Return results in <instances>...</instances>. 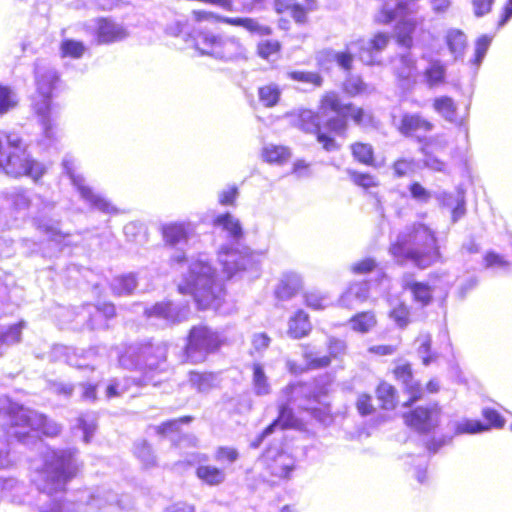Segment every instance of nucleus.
I'll use <instances>...</instances> for the list:
<instances>
[{"label": "nucleus", "mask_w": 512, "mask_h": 512, "mask_svg": "<svg viewBox=\"0 0 512 512\" xmlns=\"http://www.w3.org/2000/svg\"><path fill=\"white\" fill-rule=\"evenodd\" d=\"M402 288L410 291L413 300L423 306L429 305L433 300V288L425 282L404 280Z\"/></svg>", "instance_id": "24"}, {"label": "nucleus", "mask_w": 512, "mask_h": 512, "mask_svg": "<svg viewBox=\"0 0 512 512\" xmlns=\"http://www.w3.org/2000/svg\"><path fill=\"white\" fill-rule=\"evenodd\" d=\"M346 354V342L341 338L330 337L327 342L326 355L322 356V367L332 365L334 368H341Z\"/></svg>", "instance_id": "19"}, {"label": "nucleus", "mask_w": 512, "mask_h": 512, "mask_svg": "<svg viewBox=\"0 0 512 512\" xmlns=\"http://www.w3.org/2000/svg\"><path fill=\"white\" fill-rule=\"evenodd\" d=\"M389 315L400 328H405L410 323V309L403 303L395 306Z\"/></svg>", "instance_id": "51"}, {"label": "nucleus", "mask_w": 512, "mask_h": 512, "mask_svg": "<svg viewBox=\"0 0 512 512\" xmlns=\"http://www.w3.org/2000/svg\"><path fill=\"white\" fill-rule=\"evenodd\" d=\"M424 77L430 87L438 86L445 82V67L439 62L431 63L424 71Z\"/></svg>", "instance_id": "40"}, {"label": "nucleus", "mask_w": 512, "mask_h": 512, "mask_svg": "<svg viewBox=\"0 0 512 512\" xmlns=\"http://www.w3.org/2000/svg\"><path fill=\"white\" fill-rule=\"evenodd\" d=\"M43 472L50 493L64 492L66 485L78 475V466L71 454L63 453L47 462Z\"/></svg>", "instance_id": "6"}, {"label": "nucleus", "mask_w": 512, "mask_h": 512, "mask_svg": "<svg viewBox=\"0 0 512 512\" xmlns=\"http://www.w3.org/2000/svg\"><path fill=\"white\" fill-rule=\"evenodd\" d=\"M161 233L165 243L172 246L185 241L188 236L184 225L180 223L164 225L161 229Z\"/></svg>", "instance_id": "37"}, {"label": "nucleus", "mask_w": 512, "mask_h": 512, "mask_svg": "<svg viewBox=\"0 0 512 512\" xmlns=\"http://www.w3.org/2000/svg\"><path fill=\"white\" fill-rule=\"evenodd\" d=\"M36 95L32 100L33 112L43 120L49 118L52 110V97L60 86V77L57 73H47L37 79Z\"/></svg>", "instance_id": "10"}, {"label": "nucleus", "mask_w": 512, "mask_h": 512, "mask_svg": "<svg viewBox=\"0 0 512 512\" xmlns=\"http://www.w3.org/2000/svg\"><path fill=\"white\" fill-rule=\"evenodd\" d=\"M349 178L351 181L358 187H361L364 190H368L370 188L377 187L379 182L377 178L368 173V172H360L357 170L348 171Z\"/></svg>", "instance_id": "42"}, {"label": "nucleus", "mask_w": 512, "mask_h": 512, "mask_svg": "<svg viewBox=\"0 0 512 512\" xmlns=\"http://www.w3.org/2000/svg\"><path fill=\"white\" fill-rule=\"evenodd\" d=\"M387 251L396 264H412L420 270L443 261L436 232L422 222H414L399 232Z\"/></svg>", "instance_id": "2"}, {"label": "nucleus", "mask_w": 512, "mask_h": 512, "mask_svg": "<svg viewBox=\"0 0 512 512\" xmlns=\"http://www.w3.org/2000/svg\"><path fill=\"white\" fill-rule=\"evenodd\" d=\"M127 36V30L111 17L102 16L95 19L94 39L96 44L109 45L122 41Z\"/></svg>", "instance_id": "13"}, {"label": "nucleus", "mask_w": 512, "mask_h": 512, "mask_svg": "<svg viewBox=\"0 0 512 512\" xmlns=\"http://www.w3.org/2000/svg\"><path fill=\"white\" fill-rule=\"evenodd\" d=\"M195 476L202 484L210 487L220 486L226 480L223 468L208 463L198 464L195 468Z\"/></svg>", "instance_id": "20"}, {"label": "nucleus", "mask_w": 512, "mask_h": 512, "mask_svg": "<svg viewBox=\"0 0 512 512\" xmlns=\"http://www.w3.org/2000/svg\"><path fill=\"white\" fill-rule=\"evenodd\" d=\"M22 327V323H15L0 331V344L11 345L19 342L21 339Z\"/></svg>", "instance_id": "46"}, {"label": "nucleus", "mask_w": 512, "mask_h": 512, "mask_svg": "<svg viewBox=\"0 0 512 512\" xmlns=\"http://www.w3.org/2000/svg\"><path fill=\"white\" fill-rule=\"evenodd\" d=\"M484 265L486 268L492 267H504L508 265V262L503 257L493 251H489L484 255Z\"/></svg>", "instance_id": "63"}, {"label": "nucleus", "mask_w": 512, "mask_h": 512, "mask_svg": "<svg viewBox=\"0 0 512 512\" xmlns=\"http://www.w3.org/2000/svg\"><path fill=\"white\" fill-rule=\"evenodd\" d=\"M302 289L300 278L295 274H285L275 288V296L279 300H287L297 295Z\"/></svg>", "instance_id": "23"}, {"label": "nucleus", "mask_w": 512, "mask_h": 512, "mask_svg": "<svg viewBox=\"0 0 512 512\" xmlns=\"http://www.w3.org/2000/svg\"><path fill=\"white\" fill-rule=\"evenodd\" d=\"M258 99L265 108H273L280 102L281 89L277 84L267 83L258 87Z\"/></svg>", "instance_id": "30"}, {"label": "nucleus", "mask_w": 512, "mask_h": 512, "mask_svg": "<svg viewBox=\"0 0 512 512\" xmlns=\"http://www.w3.org/2000/svg\"><path fill=\"white\" fill-rule=\"evenodd\" d=\"M225 344L221 333L206 323L192 325L184 338L180 352L181 363L197 365L207 361Z\"/></svg>", "instance_id": "5"}, {"label": "nucleus", "mask_w": 512, "mask_h": 512, "mask_svg": "<svg viewBox=\"0 0 512 512\" xmlns=\"http://www.w3.org/2000/svg\"><path fill=\"white\" fill-rule=\"evenodd\" d=\"M239 194L237 186H230L219 193L218 202L222 206H234Z\"/></svg>", "instance_id": "59"}, {"label": "nucleus", "mask_w": 512, "mask_h": 512, "mask_svg": "<svg viewBox=\"0 0 512 512\" xmlns=\"http://www.w3.org/2000/svg\"><path fill=\"white\" fill-rule=\"evenodd\" d=\"M356 409L361 416H369L376 412L373 398L369 393H360L355 403Z\"/></svg>", "instance_id": "49"}, {"label": "nucleus", "mask_w": 512, "mask_h": 512, "mask_svg": "<svg viewBox=\"0 0 512 512\" xmlns=\"http://www.w3.org/2000/svg\"><path fill=\"white\" fill-rule=\"evenodd\" d=\"M137 285L138 281L135 273L122 274L115 277L112 292L115 296L132 295Z\"/></svg>", "instance_id": "29"}, {"label": "nucleus", "mask_w": 512, "mask_h": 512, "mask_svg": "<svg viewBox=\"0 0 512 512\" xmlns=\"http://www.w3.org/2000/svg\"><path fill=\"white\" fill-rule=\"evenodd\" d=\"M311 328L307 314L298 311L289 321L287 333L291 338L299 339L306 336Z\"/></svg>", "instance_id": "36"}, {"label": "nucleus", "mask_w": 512, "mask_h": 512, "mask_svg": "<svg viewBox=\"0 0 512 512\" xmlns=\"http://www.w3.org/2000/svg\"><path fill=\"white\" fill-rule=\"evenodd\" d=\"M397 132L405 138H415L419 143V151L428 156L436 143L433 138L421 137L419 133H427L434 129V123L419 112H406L400 117Z\"/></svg>", "instance_id": "7"}, {"label": "nucleus", "mask_w": 512, "mask_h": 512, "mask_svg": "<svg viewBox=\"0 0 512 512\" xmlns=\"http://www.w3.org/2000/svg\"><path fill=\"white\" fill-rule=\"evenodd\" d=\"M278 429V425L274 422V420L269 423L249 444L250 448L257 449L259 448L267 436L271 435Z\"/></svg>", "instance_id": "61"}, {"label": "nucleus", "mask_w": 512, "mask_h": 512, "mask_svg": "<svg viewBox=\"0 0 512 512\" xmlns=\"http://www.w3.org/2000/svg\"><path fill=\"white\" fill-rule=\"evenodd\" d=\"M18 105L15 93L10 87L0 84V115H3Z\"/></svg>", "instance_id": "44"}, {"label": "nucleus", "mask_w": 512, "mask_h": 512, "mask_svg": "<svg viewBox=\"0 0 512 512\" xmlns=\"http://www.w3.org/2000/svg\"><path fill=\"white\" fill-rule=\"evenodd\" d=\"M402 414L403 423L419 434L434 432L440 425L442 407L437 402L407 408Z\"/></svg>", "instance_id": "8"}, {"label": "nucleus", "mask_w": 512, "mask_h": 512, "mask_svg": "<svg viewBox=\"0 0 512 512\" xmlns=\"http://www.w3.org/2000/svg\"><path fill=\"white\" fill-rule=\"evenodd\" d=\"M298 126L305 132L314 133L320 140V118L317 112L302 109L298 114Z\"/></svg>", "instance_id": "35"}, {"label": "nucleus", "mask_w": 512, "mask_h": 512, "mask_svg": "<svg viewBox=\"0 0 512 512\" xmlns=\"http://www.w3.org/2000/svg\"><path fill=\"white\" fill-rule=\"evenodd\" d=\"M239 458V452L234 447L219 446L215 451V459L220 462L233 463Z\"/></svg>", "instance_id": "55"}, {"label": "nucleus", "mask_w": 512, "mask_h": 512, "mask_svg": "<svg viewBox=\"0 0 512 512\" xmlns=\"http://www.w3.org/2000/svg\"><path fill=\"white\" fill-rule=\"evenodd\" d=\"M194 420L191 415H184L177 418H172L163 421L154 428L155 433L162 437L167 438L173 435H180L182 433L181 426L188 425Z\"/></svg>", "instance_id": "26"}, {"label": "nucleus", "mask_w": 512, "mask_h": 512, "mask_svg": "<svg viewBox=\"0 0 512 512\" xmlns=\"http://www.w3.org/2000/svg\"><path fill=\"white\" fill-rule=\"evenodd\" d=\"M391 40V35L385 31H377L368 40V51L371 53L385 50Z\"/></svg>", "instance_id": "45"}, {"label": "nucleus", "mask_w": 512, "mask_h": 512, "mask_svg": "<svg viewBox=\"0 0 512 512\" xmlns=\"http://www.w3.org/2000/svg\"><path fill=\"white\" fill-rule=\"evenodd\" d=\"M182 295H191L199 309L218 308L224 301V286L216 279L215 270L204 262L193 263L177 286Z\"/></svg>", "instance_id": "3"}, {"label": "nucleus", "mask_w": 512, "mask_h": 512, "mask_svg": "<svg viewBox=\"0 0 512 512\" xmlns=\"http://www.w3.org/2000/svg\"><path fill=\"white\" fill-rule=\"evenodd\" d=\"M415 162L412 159L398 158L392 163L394 176L397 178L405 177L414 172Z\"/></svg>", "instance_id": "53"}, {"label": "nucleus", "mask_w": 512, "mask_h": 512, "mask_svg": "<svg viewBox=\"0 0 512 512\" xmlns=\"http://www.w3.org/2000/svg\"><path fill=\"white\" fill-rule=\"evenodd\" d=\"M446 44L455 58L462 57L468 48V40L465 33L459 29H451L447 32Z\"/></svg>", "instance_id": "28"}, {"label": "nucleus", "mask_w": 512, "mask_h": 512, "mask_svg": "<svg viewBox=\"0 0 512 512\" xmlns=\"http://www.w3.org/2000/svg\"><path fill=\"white\" fill-rule=\"evenodd\" d=\"M398 350L396 344H375L367 348V352L375 357H389L394 355Z\"/></svg>", "instance_id": "54"}, {"label": "nucleus", "mask_w": 512, "mask_h": 512, "mask_svg": "<svg viewBox=\"0 0 512 512\" xmlns=\"http://www.w3.org/2000/svg\"><path fill=\"white\" fill-rule=\"evenodd\" d=\"M261 156L268 164L283 165L290 159L291 151L284 145H268L262 149Z\"/></svg>", "instance_id": "27"}, {"label": "nucleus", "mask_w": 512, "mask_h": 512, "mask_svg": "<svg viewBox=\"0 0 512 512\" xmlns=\"http://www.w3.org/2000/svg\"><path fill=\"white\" fill-rule=\"evenodd\" d=\"M432 107L446 121L456 122L458 106L452 97L447 95L437 96L432 100Z\"/></svg>", "instance_id": "25"}, {"label": "nucleus", "mask_w": 512, "mask_h": 512, "mask_svg": "<svg viewBox=\"0 0 512 512\" xmlns=\"http://www.w3.org/2000/svg\"><path fill=\"white\" fill-rule=\"evenodd\" d=\"M302 5L297 0H274L273 6L277 14L289 12L296 23L304 24L307 14L316 9V0H306Z\"/></svg>", "instance_id": "18"}, {"label": "nucleus", "mask_w": 512, "mask_h": 512, "mask_svg": "<svg viewBox=\"0 0 512 512\" xmlns=\"http://www.w3.org/2000/svg\"><path fill=\"white\" fill-rule=\"evenodd\" d=\"M273 420L278 425V430L281 431L299 429L301 426L300 420L288 402L277 405V416Z\"/></svg>", "instance_id": "22"}, {"label": "nucleus", "mask_w": 512, "mask_h": 512, "mask_svg": "<svg viewBox=\"0 0 512 512\" xmlns=\"http://www.w3.org/2000/svg\"><path fill=\"white\" fill-rule=\"evenodd\" d=\"M393 378L403 384V393L406 399L402 402L403 408H408L423 399L424 388L419 381H414V370L409 361L397 362L391 369Z\"/></svg>", "instance_id": "11"}, {"label": "nucleus", "mask_w": 512, "mask_h": 512, "mask_svg": "<svg viewBox=\"0 0 512 512\" xmlns=\"http://www.w3.org/2000/svg\"><path fill=\"white\" fill-rule=\"evenodd\" d=\"M411 196L421 202H427L431 198V193L419 182H412L409 185Z\"/></svg>", "instance_id": "62"}, {"label": "nucleus", "mask_w": 512, "mask_h": 512, "mask_svg": "<svg viewBox=\"0 0 512 512\" xmlns=\"http://www.w3.org/2000/svg\"><path fill=\"white\" fill-rule=\"evenodd\" d=\"M288 77L295 82L313 86L320 85V75L317 72L294 70L288 72Z\"/></svg>", "instance_id": "48"}, {"label": "nucleus", "mask_w": 512, "mask_h": 512, "mask_svg": "<svg viewBox=\"0 0 512 512\" xmlns=\"http://www.w3.org/2000/svg\"><path fill=\"white\" fill-rule=\"evenodd\" d=\"M61 432V426L46 415L35 412L33 433L38 436L55 437Z\"/></svg>", "instance_id": "33"}, {"label": "nucleus", "mask_w": 512, "mask_h": 512, "mask_svg": "<svg viewBox=\"0 0 512 512\" xmlns=\"http://www.w3.org/2000/svg\"><path fill=\"white\" fill-rule=\"evenodd\" d=\"M367 90V85L360 77H350L342 85V91L349 97H356Z\"/></svg>", "instance_id": "47"}, {"label": "nucleus", "mask_w": 512, "mask_h": 512, "mask_svg": "<svg viewBox=\"0 0 512 512\" xmlns=\"http://www.w3.org/2000/svg\"><path fill=\"white\" fill-rule=\"evenodd\" d=\"M252 369V385L254 393L257 396H266L271 392L269 379L264 371L262 364L253 363Z\"/></svg>", "instance_id": "34"}, {"label": "nucleus", "mask_w": 512, "mask_h": 512, "mask_svg": "<svg viewBox=\"0 0 512 512\" xmlns=\"http://www.w3.org/2000/svg\"><path fill=\"white\" fill-rule=\"evenodd\" d=\"M208 23H224L242 27L250 34L260 37L270 36L273 28L261 24L251 17H223L215 12L194 9L189 18L176 21L168 27V33L182 37L199 55L209 56L222 61L246 60V48L236 37H224L209 28Z\"/></svg>", "instance_id": "1"}, {"label": "nucleus", "mask_w": 512, "mask_h": 512, "mask_svg": "<svg viewBox=\"0 0 512 512\" xmlns=\"http://www.w3.org/2000/svg\"><path fill=\"white\" fill-rule=\"evenodd\" d=\"M482 416L486 422L480 420L466 419L455 427L456 434H476L490 429H502L505 426V419L500 412L494 408L486 407L482 410Z\"/></svg>", "instance_id": "12"}, {"label": "nucleus", "mask_w": 512, "mask_h": 512, "mask_svg": "<svg viewBox=\"0 0 512 512\" xmlns=\"http://www.w3.org/2000/svg\"><path fill=\"white\" fill-rule=\"evenodd\" d=\"M3 430L19 441H25L33 434L35 412L23 406H11L3 414Z\"/></svg>", "instance_id": "9"}, {"label": "nucleus", "mask_w": 512, "mask_h": 512, "mask_svg": "<svg viewBox=\"0 0 512 512\" xmlns=\"http://www.w3.org/2000/svg\"><path fill=\"white\" fill-rule=\"evenodd\" d=\"M282 44L278 40H262L256 45V54L263 60L269 61L272 57L280 54Z\"/></svg>", "instance_id": "39"}, {"label": "nucleus", "mask_w": 512, "mask_h": 512, "mask_svg": "<svg viewBox=\"0 0 512 512\" xmlns=\"http://www.w3.org/2000/svg\"><path fill=\"white\" fill-rule=\"evenodd\" d=\"M375 398L378 403V409L381 411H395L403 408L399 401V391L395 385L387 380L381 379L375 386Z\"/></svg>", "instance_id": "17"}, {"label": "nucleus", "mask_w": 512, "mask_h": 512, "mask_svg": "<svg viewBox=\"0 0 512 512\" xmlns=\"http://www.w3.org/2000/svg\"><path fill=\"white\" fill-rule=\"evenodd\" d=\"M350 115L351 119L356 125H365V124H371L373 125L375 123L374 116L372 114L366 113L365 110L361 107L353 108L348 113Z\"/></svg>", "instance_id": "56"}, {"label": "nucleus", "mask_w": 512, "mask_h": 512, "mask_svg": "<svg viewBox=\"0 0 512 512\" xmlns=\"http://www.w3.org/2000/svg\"><path fill=\"white\" fill-rule=\"evenodd\" d=\"M213 225L221 226L234 238H240L242 236L240 222L237 219H234L230 213H223L216 216L213 219Z\"/></svg>", "instance_id": "38"}, {"label": "nucleus", "mask_w": 512, "mask_h": 512, "mask_svg": "<svg viewBox=\"0 0 512 512\" xmlns=\"http://www.w3.org/2000/svg\"><path fill=\"white\" fill-rule=\"evenodd\" d=\"M348 324L353 332L367 334L377 327V314L374 310L356 312L348 319Z\"/></svg>", "instance_id": "21"}, {"label": "nucleus", "mask_w": 512, "mask_h": 512, "mask_svg": "<svg viewBox=\"0 0 512 512\" xmlns=\"http://www.w3.org/2000/svg\"><path fill=\"white\" fill-rule=\"evenodd\" d=\"M95 309L104 320H111L117 316V309L112 301L96 303Z\"/></svg>", "instance_id": "58"}, {"label": "nucleus", "mask_w": 512, "mask_h": 512, "mask_svg": "<svg viewBox=\"0 0 512 512\" xmlns=\"http://www.w3.org/2000/svg\"><path fill=\"white\" fill-rule=\"evenodd\" d=\"M85 46L81 41L73 39H65L61 42L60 53L61 57L78 59L83 56Z\"/></svg>", "instance_id": "41"}, {"label": "nucleus", "mask_w": 512, "mask_h": 512, "mask_svg": "<svg viewBox=\"0 0 512 512\" xmlns=\"http://www.w3.org/2000/svg\"><path fill=\"white\" fill-rule=\"evenodd\" d=\"M147 317L168 318L172 314V304L170 301H162L153 304L145 309Z\"/></svg>", "instance_id": "52"}, {"label": "nucleus", "mask_w": 512, "mask_h": 512, "mask_svg": "<svg viewBox=\"0 0 512 512\" xmlns=\"http://www.w3.org/2000/svg\"><path fill=\"white\" fill-rule=\"evenodd\" d=\"M373 22L377 26H389L394 23L396 44L411 49L414 46V33L424 22V18L411 17L408 2L398 0L394 6L383 4L374 14Z\"/></svg>", "instance_id": "4"}, {"label": "nucleus", "mask_w": 512, "mask_h": 512, "mask_svg": "<svg viewBox=\"0 0 512 512\" xmlns=\"http://www.w3.org/2000/svg\"><path fill=\"white\" fill-rule=\"evenodd\" d=\"M492 42V37L486 34L481 35L475 41L474 57L472 59L473 64L479 65L484 56L486 55L488 48Z\"/></svg>", "instance_id": "50"}, {"label": "nucleus", "mask_w": 512, "mask_h": 512, "mask_svg": "<svg viewBox=\"0 0 512 512\" xmlns=\"http://www.w3.org/2000/svg\"><path fill=\"white\" fill-rule=\"evenodd\" d=\"M419 343L418 353L421 354L422 364L427 366L435 359L432 352V338L429 334L420 335L416 338Z\"/></svg>", "instance_id": "43"}, {"label": "nucleus", "mask_w": 512, "mask_h": 512, "mask_svg": "<svg viewBox=\"0 0 512 512\" xmlns=\"http://www.w3.org/2000/svg\"><path fill=\"white\" fill-rule=\"evenodd\" d=\"M495 0H471L473 14L480 18L492 12Z\"/></svg>", "instance_id": "57"}, {"label": "nucleus", "mask_w": 512, "mask_h": 512, "mask_svg": "<svg viewBox=\"0 0 512 512\" xmlns=\"http://www.w3.org/2000/svg\"><path fill=\"white\" fill-rule=\"evenodd\" d=\"M264 469L270 477L282 480L288 479L294 469V461L290 455L283 450H277L274 455H270L267 449L262 454Z\"/></svg>", "instance_id": "14"}, {"label": "nucleus", "mask_w": 512, "mask_h": 512, "mask_svg": "<svg viewBox=\"0 0 512 512\" xmlns=\"http://www.w3.org/2000/svg\"><path fill=\"white\" fill-rule=\"evenodd\" d=\"M350 151L356 162L365 166H375L374 148L371 144L357 141L351 144Z\"/></svg>", "instance_id": "32"}, {"label": "nucleus", "mask_w": 512, "mask_h": 512, "mask_svg": "<svg viewBox=\"0 0 512 512\" xmlns=\"http://www.w3.org/2000/svg\"><path fill=\"white\" fill-rule=\"evenodd\" d=\"M376 268V262L372 258L361 259L351 265L354 274H367Z\"/></svg>", "instance_id": "60"}, {"label": "nucleus", "mask_w": 512, "mask_h": 512, "mask_svg": "<svg viewBox=\"0 0 512 512\" xmlns=\"http://www.w3.org/2000/svg\"><path fill=\"white\" fill-rule=\"evenodd\" d=\"M216 373L212 371L191 370L188 372V382L197 391L203 392L213 388Z\"/></svg>", "instance_id": "31"}, {"label": "nucleus", "mask_w": 512, "mask_h": 512, "mask_svg": "<svg viewBox=\"0 0 512 512\" xmlns=\"http://www.w3.org/2000/svg\"><path fill=\"white\" fill-rule=\"evenodd\" d=\"M353 105L351 103H343L340 96L336 92H327L322 97V110L324 112L330 111L335 113L340 119L331 120L327 122V126L332 130H345V118L351 111Z\"/></svg>", "instance_id": "15"}, {"label": "nucleus", "mask_w": 512, "mask_h": 512, "mask_svg": "<svg viewBox=\"0 0 512 512\" xmlns=\"http://www.w3.org/2000/svg\"><path fill=\"white\" fill-rule=\"evenodd\" d=\"M391 70L399 85H410L418 74L417 59L410 52L401 53L393 61Z\"/></svg>", "instance_id": "16"}, {"label": "nucleus", "mask_w": 512, "mask_h": 512, "mask_svg": "<svg viewBox=\"0 0 512 512\" xmlns=\"http://www.w3.org/2000/svg\"><path fill=\"white\" fill-rule=\"evenodd\" d=\"M512 18V0H506L503 4L499 18L497 21V27H503Z\"/></svg>", "instance_id": "64"}]
</instances>
